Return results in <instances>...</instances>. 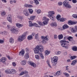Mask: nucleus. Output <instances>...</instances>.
Listing matches in <instances>:
<instances>
[{"label":"nucleus","mask_w":77,"mask_h":77,"mask_svg":"<svg viewBox=\"0 0 77 77\" xmlns=\"http://www.w3.org/2000/svg\"><path fill=\"white\" fill-rule=\"evenodd\" d=\"M34 53L35 54H38L39 55L42 59H44V57L43 54H42V53H39V51L41 52L44 51V48H43V46L41 45L37 46L36 47H35V48H34Z\"/></svg>","instance_id":"nucleus-1"},{"label":"nucleus","mask_w":77,"mask_h":77,"mask_svg":"<svg viewBox=\"0 0 77 77\" xmlns=\"http://www.w3.org/2000/svg\"><path fill=\"white\" fill-rule=\"evenodd\" d=\"M65 42L69 43V42H66L65 40H63L60 41V43H61V45L62 47L65 48V49H68L69 48V44L66 43Z\"/></svg>","instance_id":"nucleus-2"},{"label":"nucleus","mask_w":77,"mask_h":77,"mask_svg":"<svg viewBox=\"0 0 77 77\" xmlns=\"http://www.w3.org/2000/svg\"><path fill=\"white\" fill-rule=\"evenodd\" d=\"M27 35V33L25 32L23 34L21 35V36H19L18 37V41L19 42H21L23 41L24 39H26V35Z\"/></svg>","instance_id":"nucleus-3"},{"label":"nucleus","mask_w":77,"mask_h":77,"mask_svg":"<svg viewBox=\"0 0 77 77\" xmlns=\"http://www.w3.org/2000/svg\"><path fill=\"white\" fill-rule=\"evenodd\" d=\"M63 4L64 6H65L66 8L70 9L72 7L69 4H68V2L67 1H65L63 2Z\"/></svg>","instance_id":"nucleus-4"},{"label":"nucleus","mask_w":77,"mask_h":77,"mask_svg":"<svg viewBox=\"0 0 77 77\" xmlns=\"http://www.w3.org/2000/svg\"><path fill=\"white\" fill-rule=\"evenodd\" d=\"M5 72L6 74H14V72H17V71L14 69H9L6 70Z\"/></svg>","instance_id":"nucleus-5"},{"label":"nucleus","mask_w":77,"mask_h":77,"mask_svg":"<svg viewBox=\"0 0 77 77\" xmlns=\"http://www.w3.org/2000/svg\"><path fill=\"white\" fill-rule=\"evenodd\" d=\"M48 36H46L45 37L44 36H41V39H43V41H42V43L43 44H46L47 43V41L48 40V38H47Z\"/></svg>","instance_id":"nucleus-6"},{"label":"nucleus","mask_w":77,"mask_h":77,"mask_svg":"<svg viewBox=\"0 0 77 77\" xmlns=\"http://www.w3.org/2000/svg\"><path fill=\"white\" fill-rule=\"evenodd\" d=\"M54 60H51V62L52 63H54L53 65L55 66L57 64V60H58V58L57 56H54L53 57Z\"/></svg>","instance_id":"nucleus-7"},{"label":"nucleus","mask_w":77,"mask_h":77,"mask_svg":"<svg viewBox=\"0 0 77 77\" xmlns=\"http://www.w3.org/2000/svg\"><path fill=\"white\" fill-rule=\"evenodd\" d=\"M19 30L18 29H15V28H11V32L12 33H15L17 34L18 33Z\"/></svg>","instance_id":"nucleus-8"},{"label":"nucleus","mask_w":77,"mask_h":77,"mask_svg":"<svg viewBox=\"0 0 77 77\" xmlns=\"http://www.w3.org/2000/svg\"><path fill=\"white\" fill-rule=\"evenodd\" d=\"M43 20H45L43 22V24H44V25H47L48 23V21H49V19H47V18H46V17H44L43 18Z\"/></svg>","instance_id":"nucleus-9"},{"label":"nucleus","mask_w":77,"mask_h":77,"mask_svg":"<svg viewBox=\"0 0 77 77\" xmlns=\"http://www.w3.org/2000/svg\"><path fill=\"white\" fill-rule=\"evenodd\" d=\"M6 58L5 57H3L0 59V62H2V63H5L4 64H6V63H5V62L6 61Z\"/></svg>","instance_id":"nucleus-10"},{"label":"nucleus","mask_w":77,"mask_h":77,"mask_svg":"<svg viewBox=\"0 0 77 77\" xmlns=\"http://www.w3.org/2000/svg\"><path fill=\"white\" fill-rule=\"evenodd\" d=\"M23 14L25 16H26L27 17L29 16V14L28 13L27 10L26 9H25V10L23 11Z\"/></svg>","instance_id":"nucleus-11"},{"label":"nucleus","mask_w":77,"mask_h":77,"mask_svg":"<svg viewBox=\"0 0 77 77\" xmlns=\"http://www.w3.org/2000/svg\"><path fill=\"white\" fill-rule=\"evenodd\" d=\"M48 17H51L53 16V15L55 13L54 11H50L48 12Z\"/></svg>","instance_id":"nucleus-12"},{"label":"nucleus","mask_w":77,"mask_h":77,"mask_svg":"<svg viewBox=\"0 0 77 77\" xmlns=\"http://www.w3.org/2000/svg\"><path fill=\"white\" fill-rule=\"evenodd\" d=\"M7 20L10 23H12V16L11 15H8L7 17Z\"/></svg>","instance_id":"nucleus-13"},{"label":"nucleus","mask_w":77,"mask_h":77,"mask_svg":"<svg viewBox=\"0 0 77 77\" xmlns=\"http://www.w3.org/2000/svg\"><path fill=\"white\" fill-rule=\"evenodd\" d=\"M32 26H35V27H38L39 26L38 24L35 23H31L29 25V27H32Z\"/></svg>","instance_id":"nucleus-14"},{"label":"nucleus","mask_w":77,"mask_h":77,"mask_svg":"<svg viewBox=\"0 0 77 77\" xmlns=\"http://www.w3.org/2000/svg\"><path fill=\"white\" fill-rule=\"evenodd\" d=\"M68 24L69 25H73V24H76V23L73 22L71 20H69L68 22Z\"/></svg>","instance_id":"nucleus-15"},{"label":"nucleus","mask_w":77,"mask_h":77,"mask_svg":"<svg viewBox=\"0 0 77 77\" xmlns=\"http://www.w3.org/2000/svg\"><path fill=\"white\" fill-rule=\"evenodd\" d=\"M67 39L69 40V41H70V42H72L74 41L73 39V37L70 36L67 37Z\"/></svg>","instance_id":"nucleus-16"},{"label":"nucleus","mask_w":77,"mask_h":77,"mask_svg":"<svg viewBox=\"0 0 77 77\" xmlns=\"http://www.w3.org/2000/svg\"><path fill=\"white\" fill-rule=\"evenodd\" d=\"M25 53V52H24V50H22V51L20 52L19 55L20 56H23Z\"/></svg>","instance_id":"nucleus-17"},{"label":"nucleus","mask_w":77,"mask_h":77,"mask_svg":"<svg viewBox=\"0 0 77 77\" xmlns=\"http://www.w3.org/2000/svg\"><path fill=\"white\" fill-rule=\"evenodd\" d=\"M77 62V60H74L72 61V62L71 63V65H72V66H74V65H75V64H76V63Z\"/></svg>","instance_id":"nucleus-18"},{"label":"nucleus","mask_w":77,"mask_h":77,"mask_svg":"<svg viewBox=\"0 0 77 77\" xmlns=\"http://www.w3.org/2000/svg\"><path fill=\"white\" fill-rule=\"evenodd\" d=\"M27 61L26 60H22L21 62V64L22 65H25L26 64V62Z\"/></svg>","instance_id":"nucleus-19"},{"label":"nucleus","mask_w":77,"mask_h":77,"mask_svg":"<svg viewBox=\"0 0 77 77\" xmlns=\"http://www.w3.org/2000/svg\"><path fill=\"white\" fill-rule=\"evenodd\" d=\"M28 74V72L26 71H24L20 73V75H23V74Z\"/></svg>","instance_id":"nucleus-20"},{"label":"nucleus","mask_w":77,"mask_h":77,"mask_svg":"<svg viewBox=\"0 0 77 77\" xmlns=\"http://www.w3.org/2000/svg\"><path fill=\"white\" fill-rule=\"evenodd\" d=\"M51 26H54L56 27L57 26V23L56 22H53L51 23Z\"/></svg>","instance_id":"nucleus-21"},{"label":"nucleus","mask_w":77,"mask_h":77,"mask_svg":"<svg viewBox=\"0 0 77 77\" xmlns=\"http://www.w3.org/2000/svg\"><path fill=\"white\" fill-rule=\"evenodd\" d=\"M16 26L18 28H20L21 27H23V25L20 24V23H17L16 24Z\"/></svg>","instance_id":"nucleus-22"},{"label":"nucleus","mask_w":77,"mask_h":77,"mask_svg":"<svg viewBox=\"0 0 77 77\" xmlns=\"http://www.w3.org/2000/svg\"><path fill=\"white\" fill-rule=\"evenodd\" d=\"M62 74V72H60V71H58L55 73L56 75H55V76L56 75H57V76H59L60 75H61Z\"/></svg>","instance_id":"nucleus-23"},{"label":"nucleus","mask_w":77,"mask_h":77,"mask_svg":"<svg viewBox=\"0 0 77 77\" xmlns=\"http://www.w3.org/2000/svg\"><path fill=\"white\" fill-rule=\"evenodd\" d=\"M68 27H69V26L66 24H64L63 26V28L64 30V29H68Z\"/></svg>","instance_id":"nucleus-24"},{"label":"nucleus","mask_w":77,"mask_h":77,"mask_svg":"<svg viewBox=\"0 0 77 77\" xmlns=\"http://www.w3.org/2000/svg\"><path fill=\"white\" fill-rule=\"evenodd\" d=\"M72 50L73 51H77V47L76 46H73L72 48Z\"/></svg>","instance_id":"nucleus-25"},{"label":"nucleus","mask_w":77,"mask_h":77,"mask_svg":"<svg viewBox=\"0 0 77 77\" xmlns=\"http://www.w3.org/2000/svg\"><path fill=\"white\" fill-rule=\"evenodd\" d=\"M51 52L50 51H48V50H47L45 52V54L46 56H48L49 54Z\"/></svg>","instance_id":"nucleus-26"},{"label":"nucleus","mask_w":77,"mask_h":77,"mask_svg":"<svg viewBox=\"0 0 77 77\" xmlns=\"http://www.w3.org/2000/svg\"><path fill=\"white\" fill-rule=\"evenodd\" d=\"M29 57V53H26L24 56V58L26 59H27Z\"/></svg>","instance_id":"nucleus-27"},{"label":"nucleus","mask_w":77,"mask_h":77,"mask_svg":"<svg viewBox=\"0 0 77 77\" xmlns=\"http://www.w3.org/2000/svg\"><path fill=\"white\" fill-rule=\"evenodd\" d=\"M58 39L60 40V39H63V36L62 34H61L58 35Z\"/></svg>","instance_id":"nucleus-28"},{"label":"nucleus","mask_w":77,"mask_h":77,"mask_svg":"<svg viewBox=\"0 0 77 77\" xmlns=\"http://www.w3.org/2000/svg\"><path fill=\"white\" fill-rule=\"evenodd\" d=\"M30 65L34 68L36 67V64L33 63H30Z\"/></svg>","instance_id":"nucleus-29"},{"label":"nucleus","mask_w":77,"mask_h":77,"mask_svg":"<svg viewBox=\"0 0 77 77\" xmlns=\"http://www.w3.org/2000/svg\"><path fill=\"white\" fill-rule=\"evenodd\" d=\"M77 57L76 56H72L70 57L71 60H73V59H75L76 58H77Z\"/></svg>","instance_id":"nucleus-30"},{"label":"nucleus","mask_w":77,"mask_h":77,"mask_svg":"<svg viewBox=\"0 0 77 77\" xmlns=\"http://www.w3.org/2000/svg\"><path fill=\"white\" fill-rule=\"evenodd\" d=\"M66 20V19H64L63 18H61L60 20H59V21H61V22H63V21H65Z\"/></svg>","instance_id":"nucleus-31"},{"label":"nucleus","mask_w":77,"mask_h":77,"mask_svg":"<svg viewBox=\"0 0 77 77\" xmlns=\"http://www.w3.org/2000/svg\"><path fill=\"white\" fill-rule=\"evenodd\" d=\"M60 15L58 14L57 15V16L56 17V18L57 20L58 21H59V20H60V19L61 18H60Z\"/></svg>","instance_id":"nucleus-32"},{"label":"nucleus","mask_w":77,"mask_h":77,"mask_svg":"<svg viewBox=\"0 0 77 77\" xmlns=\"http://www.w3.org/2000/svg\"><path fill=\"white\" fill-rule=\"evenodd\" d=\"M17 18L19 19H20V20H23L24 18V16H18L17 17Z\"/></svg>","instance_id":"nucleus-33"},{"label":"nucleus","mask_w":77,"mask_h":77,"mask_svg":"<svg viewBox=\"0 0 77 77\" xmlns=\"http://www.w3.org/2000/svg\"><path fill=\"white\" fill-rule=\"evenodd\" d=\"M36 17L35 16H32L30 17V18L29 19V20H33Z\"/></svg>","instance_id":"nucleus-34"},{"label":"nucleus","mask_w":77,"mask_h":77,"mask_svg":"<svg viewBox=\"0 0 77 77\" xmlns=\"http://www.w3.org/2000/svg\"><path fill=\"white\" fill-rule=\"evenodd\" d=\"M32 35H29L28 36L27 39L29 41H30V40H31V39H32Z\"/></svg>","instance_id":"nucleus-35"},{"label":"nucleus","mask_w":77,"mask_h":77,"mask_svg":"<svg viewBox=\"0 0 77 77\" xmlns=\"http://www.w3.org/2000/svg\"><path fill=\"white\" fill-rule=\"evenodd\" d=\"M10 43H14V40L12 38H11L10 39Z\"/></svg>","instance_id":"nucleus-36"},{"label":"nucleus","mask_w":77,"mask_h":77,"mask_svg":"<svg viewBox=\"0 0 77 77\" xmlns=\"http://www.w3.org/2000/svg\"><path fill=\"white\" fill-rule=\"evenodd\" d=\"M28 10L29 11V12L32 14L33 12V10L32 9H28Z\"/></svg>","instance_id":"nucleus-37"},{"label":"nucleus","mask_w":77,"mask_h":77,"mask_svg":"<svg viewBox=\"0 0 77 77\" xmlns=\"http://www.w3.org/2000/svg\"><path fill=\"white\" fill-rule=\"evenodd\" d=\"M49 18L52 20V21H54V16H48Z\"/></svg>","instance_id":"nucleus-38"},{"label":"nucleus","mask_w":77,"mask_h":77,"mask_svg":"<svg viewBox=\"0 0 77 77\" xmlns=\"http://www.w3.org/2000/svg\"><path fill=\"white\" fill-rule=\"evenodd\" d=\"M25 6L26 7H29V8H30L31 7H32V5H29L27 4H26L25 5Z\"/></svg>","instance_id":"nucleus-39"},{"label":"nucleus","mask_w":77,"mask_h":77,"mask_svg":"<svg viewBox=\"0 0 77 77\" xmlns=\"http://www.w3.org/2000/svg\"><path fill=\"white\" fill-rule=\"evenodd\" d=\"M34 3L36 5H39V2L38 1V0H36V1L34 2Z\"/></svg>","instance_id":"nucleus-40"},{"label":"nucleus","mask_w":77,"mask_h":77,"mask_svg":"<svg viewBox=\"0 0 77 77\" xmlns=\"http://www.w3.org/2000/svg\"><path fill=\"white\" fill-rule=\"evenodd\" d=\"M64 74L66 77H69V74L67 73H64Z\"/></svg>","instance_id":"nucleus-41"},{"label":"nucleus","mask_w":77,"mask_h":77,"mask_svg":"<svg viewBox=\"0 0 77 77\" xmlns=\"http://www.w3.org/2000/svg\"><path fill=\"white\" fill-rule=\"evenodd\" d=\"M60 53H61L60 51H56L55 52L56 54H57V55L58 54H60Z\"/></svg>","instance_id":"nucleus-42"},{"label":"nucleus","mask_w":77,"mask_h":77,"mask_svg":"<svg viewBox=\"0 0 77 77\" xmlns=\"http://www.w3.org/2000/svg\"><path fill=\"white\" fill-rule=\"evenodd\" d=\"M71 31L73 33H75L76 31L75 30V29L73 28H72Z\"/></svg>","instance_id":"nucleus-43"},{"label":"nucleus","mask_w":77,"mask_h":77,"mask_svg":"<svg viewBox=\"0 0 77 77\" xmlns=\"http://www.w3.org/2000/svg\"><path fill=\"white\" fill-rule=\"evenodd\" d=\"M72 16L73 17L75 18H77V15L76 14H73Z\"/></svg>","instance_id":"nucleus-44"},{"label":"nucleus","mask_w":77,"mask_h":77,"mask_svg":"<svg viewBox=\"0 0 77 77\" xmlns=\"http://www.w3.org/2000/svg\"><path fill=\"white\" fill-rule=\"evenodd\" d=\"M35 58L36 59H39V55H35Z\"/></svg>","instance_id":"nucleus-45"},{"label":"nucleus","mask_w":77,"mask_h":77,"mask_svg":"<svg viewBox=\"0 0 77 77\" xmlns=\"http://www.w3.org/2000/svg\"><path fill=\"white\" fill-rule=\"evenodd\" d=\"M41 12V10H38L37 11V13L38 14H40V13Z\"/></svg>","instance_id":"nucleus-46"},{"label":"nucleus","mask_w":77,"mask_h":77,"mask_svg":"<svg viewBox=\"0 0 77 77\" xmlns=\"http://www.w3.org/2000/svg\"><path fill=\"white\" fill-rule=\"evenodd\" d=\"M38 24L40 26H43V25H42V22H38Z\"/></svg>","instance_id":"nucleus-47"},{"label":"nucleus","mask_w":77,"mask_h":77,"mask_svg":"<svg viewBox=\"0 0 77 77\" xmlns=\"http://www.w3.org/2000/svg\"><path fill=\"white\" fill-rule=\"evenodd\" d=\"M58 6H62V2H59L58 3Z\"/></svg>","instance_id":"nucleus-48"},{"label":"nucleus","mask_w":77,"mask_h":77,"mask_svg":"<svg viewBox=\"0 0 77 77\" xmlns=\"http://www.w3.org/2000/svg\"><path fill=\"white\" fill-rule=\"evenodd\" d=\"M4 43V41L2 39H0V44H3Z\"/></svg>","instance_id":"nucleus-49"},{"label":"nucleus","mask_w":77,"mask_h":77,"mask_svg":"<svg viewBox=\"0 0 77 77\" xmlns=\"http://www.w3.org/2000/svg\"><path fill=\"white\" fill-rule=\"evenodd\" d=\"M72 2L73 3H77V0H72Z\"/></svg>","instance_id":"nucleus-50"},{"label":"nucleus","mask_w":77,"mask_h":77,"mask_svg":"<svg viewBox=\"0 0 77 77\" xmlns=\"http://www.w3.org/2000/svg\"><path fill=\"white\" fill-rule=\"evenodd\" d=\"M66 70H67V71L69 73H71V71L70 70H69V68H66Z\"/></svg>","instance_id":"nucleus-51"},{"label":"nucleus","mask_w":77,"mask_h":77,"mask_svg":"<svg viewBox=\"0 0 77 77\" xmlns=\"http://www.w3.org/2000/svg\"><path fill=\"white\" fill-rule=\"evenodd\" d=\"M1 14H2V15H5V14H6V13H5V12L3 11L2 13Z\"/></svg>","instance_id":"nucleus-52"},{"label":"nucleus","mask_w":77,"mask_h":77,"mask_svg":"<svg viewBox=\"0 0 77 77\" xmlns=\"http://www.w3.org/2000/svg\"><path fill=\"white\" fill-rule=\"evenodd\" d=\"M57 35L55 34L54 35V39H57Z\"/></svg>","instance_id":"nucleus-53"},{"label":"nucleus","mask_w":77,"mask_h":77,"mask_svg":"<svg viewBox=\"0 0 77 77\" xmlns=\"http://www.w3.org/2000/svg\"><path fill=\"white\" fill-rule=\"evenodd\" d=\"M23 68L20 69L19 70V72H21V71H23Z\"/></svg>","instance_id":"nucleus-54"},{"label":"nucleus","mask_w":77,"mask_h":77,"mask_svg":"<svg viewBox=\"0 0 77 77\" xmlns=\"http://www.w3.org/2000/svg\"><path fill=\"white\" fill-rule=\"evenodd\" d=\"M12 65L13 66H16V64H15V62H14L12 63Z\"/></svg>","instance_id":"nucleus-55"},{"label":"nucleus","mask_w":77,"mask_h":77,"mask_svg":"<svg viewBox=\"0 0 77 77\" xmlns=\"http://www.w3.org/2000/svg\"><path fill=\"white\" fill-rule=\"evenodd\" d=\"M26 52H28L29 51V49L27 48H26Z\"/></svg>","instance_id":"nucleus-56"},{"label":"nucleus","mask_w":77,"mask_h":77,"mask_svg":"<svg viewBox=\"0 0 77 77\" xmlns=\"http://www.w3.org/2000/svg\"><path fill=\"white\" fill-rule=\"evenodd\" d=\"M35 39H38V34L35 35Z\"/></svg>","instance_id":"nucleus-57"},{"label":"nucleus","mask_w":77,"mask_h":77,"mask_svg":"<svg viewBox=\"0 0 77 77\" xmlns=\"http://www.w3.org/2000/svg\"><path fill=\"white\" fill-rule=\"evenodd\" d=\"M2 2H4V3H6L7 2L6 1V0H1Z\"/></svg>","instance_id":"nucleus-58"},{"label":"nucleus","mask_w":77,"mask_h":77,"mask_svg":"<svg viewBox=\"0 0 77 77\" xmlns=\"http://www.w3.org/2000/svg\"><path fill=\"white\" fill-rule=\"evenodd\" d=\"M6 57H7V58H8V59L11 60V58H10V57H9V55H7Z\"/></svg>","instance_id":"nucleus-59"},{"label":"nucleus","mask_w":77,"mask_h":77,"mask_svg":"<svg viewBox=\"0 0 77 77\" xmlns=\"http://www.w3.org/2000/svg\"><path fill=\"white\" fill-rule=\"evenodd\" d=\"M7 28L8 29H10L11 28V26L9 25H7Z\"/></svg>","instance_id":"nucleus-60"},{"label":"nucleus","mask_w":77,"mask_h":77,"mask_svg":"<svg viewBox=\"0 0 77 77\" xmlns=\"http://www.w3.org/2000/svg\"><path fill=\"white\" fill-rule=\"evenodd\" d=\"M47 63H48V64H50V61H49V60H47Z\"/></svg>","instance_id":"nucleus-61"},{"label":"nucleus","mask_w":77,"mask_h":77,"mask_svg":"<svg viewBox=\"0 0 77 77\" xmlns=\"http://www.w3.org/2000/svg\"><path fill=\"white\" fill-rule=\"evenodd\" d=\"M66 54H67V52H65L64 53V55H66Z\"/></svg>","instance_id":"nucleus-62"},{"label":"nucleus","mask_w":77,"mask_h":77,"mask_svg":"<svg viewBox=\"0 0 77 77\" xmlns=\"http://www.w3.org/2000/svg\"><path fill=\"white\" fill-rule=\"evenodd\" d=\"M48 65L49 67L50 68H52V67H51V66L50 65V64H48Z\"/></svg>","instance_id":"nucleus-63"},{"label":"nucleus","mask_w":77,"mask_h":77,"mask_svg":"<svg viewBox=\"0 0 77 77\" xmlns=\"http://www.w3.org/2000/svg\"><path fill=\"white\" fill-rule=\"evenodd\" d=\"M4 35H6L7 34V32L6 31H4Z\"/></svg>","instance_id":"nucleus-64"}]
</instances>
